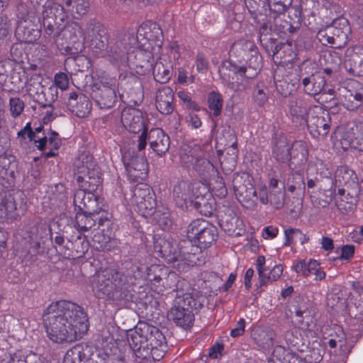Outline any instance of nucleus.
Listing matches in <instances>:
<instances>
[{
	"label": "nucleus",
	"instance_id": "nucleus-27",
	"mask_svg": "<svg viewBox=\"0 0 363 363\" xmlns=\"http://www.w3.org/2000/svg\"><path fill=\"white\" fill-rule=\"evenodd\" d=\"M174 91L169 86H164L157 91L155 104L162 114H169L174 110Z\"/></svg>",
	"mask_w": 363,
	"mask_h": 363
},
{
	"label": "nucleus",
	"instance_id": "nucleus-8",
	"mask_svg": "<svg viewBox=\"0 0 363 363\" xmlns=\"http://www.w3.org/2000/svg\"><path fill=\"white\" fill-rule=\"evenodd\" d=\"M155 249L167 262H177V267H182L183 270L196 264L195 253H191L185 250H178L177 243L172 240L158 239L155 242Z\"/></svg>",
	"mask_w": 363,
	"mask_h": 363
},
{
	"label": "nucleus",
	"instance_id": "nucleus-21",
	"mask_svg": "<svg viewBox=\"0 0 363 363\" xmlns=\"http://www.w3.org/2000/svg\"><path fill=\"white\" fill-rule=\"evenodd\" d=\"M342 145H349L363 152V123H350L342 136Z\"/></svg>",
	"mask_w": 363,
	"mask_h": 363
},
{
	"label": "nucleus",
	"instance_id": "nucleus-37",
	"mask_svg": "<svg viewBox=\"0 0 363 363\" xmlns=\"http://www.w3.org/2000/svg\"><path fill=\"white\" fill-rule=\"evenodd\" d=\"M291 145L285 139H279L273 149V155L275 159L282 163L290 161Z\"/></svg>",
	"mask_w": 363,
	"mask_h": 363
},
{
	"label": "nucleus",
	"instance_id": "nucleus-34",
	"mask_svg": "<svg viewBox=\"0 0 363 363\" xmlns=\"http://www.w3.org/2000/svg\"><path fill=\"white\" fill-rule=\"evenodd\" d=\"M161 35L162 30L157 24H153L152 28L147 25H144L138 30L137 39L138 41H140L144 38L151 45V41L155 40L156 44H157V42H161L160 39Z\"/></svg>",
	"mask_w": 363,
	"mask_h": 363
},
{
	"label": "nucleus",
	"instance_id": "nucleus-58",
	"mask_svg": "<svg viewBox=\"0 0 363 363\" xmlns=\"http://www.w3.org/2000/svg\"><path fill=\"white\" fill-rule=\"evenodd\" d=\"M245 320L240 318L236 323L235 327L231 330L230 335L233 337H237L242 335L245 332Z\"/></svg>",
	"mask_w": 363,
	"mask_h": 363
},
{
	"label": "nucleus",
	"instance_id": "nucleus-20",
	"mask_svg": "<svg viewBox=\"0 0 363 363\" xmlns=\"http://www.w3.org/2000/svg\"><path fill=\"white\" fill-rule=\"evenodd\" d=\"M130 347L140 358H147L149 354L147 333L145 325L142 328H136L128 335Z\"/></svg>",
	"mask_w": 363,
	"mask_h": 363
},
{
	"label": "nucleus",
	"instance_id": "nucleus-35",
	"mask_svg": "<svg viewBox=\"0 0 363 363\" xmlns=\"http://www.w3.org/2000/svg\"><path fill=\"white\" fill-rule=\"evenodd\" d=\"M212 226L204 219H196L193 220L187 228L186 234L189 240L193 243L199 236H201L203 232L208 227Z\"/></svg>",
	"mask_w": 363,
	"mask_h": 363
},
{
	"label": "nucleus",
	"instance_id": "nucleus-41",
	"mask_svg": "<svg viewBox=\"0 0 363 363\" xmlns=\"http://www.w3.org/2000/svg\"><path fill=\"white\" fill-rule=\"evenodd\" d=\"M18 136L25 139L28 137L30 140H33L35 146L39 150H43L47 143L46 138H41L37 139L35 133L31 128L30 123H28L26 126L18 133Z\"/></svg>",
	"mask_w": 363,
	"mask_h": 363
},
{
	"label": "nucleus",
	"instance_id": "nucleus-61",
	"mask_svg": "<svg viewBox=\"0 0 363 363\" xmlns=\"http://www.w3.org/2000/svg\"><path fill=\"white\" fill-rule=\"evenodd\" d=\"M254 95L256 101L259 106L263 105L267 101V94L262 89H257L255 91Z\"/></svg>",
	"mask_w": 363,
	"mask_h": 363
},
{
	"label": "nucleus",
	"instance_id": "nucleus-30",
	"mask_svg": "<svg viewBox=\"0 0 363 363\" xmlns=\"http://www.w3.org/2000/svg\"><path fill=\"white\" fill-rule=\"evenodd\" d=\"M289 113L294 119H296L300 124H303L307 116L308 109L305 100L301 97H292L289 100Z\"/></svg>",
	"mask_w": 363,
	"mask_h": 363
},
{
	"label": "nucleus",
	"instance_id": "nucleus-53",
	"mask_svg": "<svg viewBox=\"0 0 363 363\" xmlns=\"http://www.w3.org/2000/svg\"><path fill=\"white\" fill-rule=\"evenodd\" d=\"M93 241L95 243H98L99 246H96V248L104 250L108 249V245L110 242V237L106 236L101 233H98L94 235Z\"/></svg>",
	"mask_w": 363,
	"mask_h": 363
},
{
	"label": "nucleus",
	"instance_id": "nucleus-48",
	"mask_svg": "<svg viewBox=\"0 0 363 363\" xmlns=\"http://www.w3.org/2000/svg\"><path fill=\"white\" fill-rule=\"evenodd\" d=\"M9 105L11 114L14 118L20 116L24 109V102L18 97L11 98Z\"/></svg>",
	"mask_w": 363,
	"mask_h": 363
},
{
	"label": "nucleus",
	"instance_id": "nucleus-47",
	"mask_svg": "<svg viewBox=\"0 0 363 363\" xmlns=\"http://www.w3.org/2000/svg\"><path fill=\"white\" fill-rule=\"evenodd\" d=\"M88 191L79 189L74 193L73 203L76 211H82L84 209L83 206L86 203Z\"/></svg>",
	"mask_w": 363,
	"mask_h": 363
},
{
	"label": "nucleus",
	"instance_id": "nucleus-36",
	"mask_svg": "<svg viewBox=\"0 0 363 363\" xmlns=\"http://www.w3.org/2000/svg\"><path fill=\"white\" fill-rule=\"evenodd\" d=\"M87 213L77 211L75 216L74 227L81 233L86 232L94 225L97 218Z\"/></svg>",
	"mask_w": 363,
	"mask_h": 363
},
{
	"label": "nucleus",
	"instance_id": "nucleus-60",
	"mask_svg": "<svg viewBox=\"0 0 363 363\" xmlns=\"http://www.w3.org/2000/svg\"><path fill=\"white\" fill-rule=\"evenodd\" d=\"M259 198L262 204H267L269 199V193H268L266 186H262L259 188L258 191Z\"/></svg>",
	"mask_w": 363,
	"mask_h": 363
},
{
	"label": "nucleus",
	"instance_id": "nucleus-54",
	"mask_svg": "<svg viewBox=\"0 0 363 363\" xmlns=\"http://www.w3.org/2000/svg\"><path fill=\"white\" fill-rule=\"evenodd\" d=\"M290 28V22L279 17L274 19V30L278 33L287 34V30Z\"/></svg>",
	"mask_w": 363,
	"mask_h": 363
},
{
	"label": "nucleus",
	"instance_id": "nucleus-4",
	"mask_svg": "<svg viewBox=\"0 0 363 363\" xmlns=\"http://www.w3.org/2000/svg\"><path fill=\"white\" fill-rule=\"evenodd\" d=\"M126 278L115 267L101 268L91 280V289L98 298L118 301L126 298L124 289Z\"/></svg>",
	"mask_w": 363,
	"mask_h": 363
},
{
	"label": "nucleus",
	"instance_id": "nucleus-23",
	"mask_svg": "<svg viewBox=\"0 0 363 363\" xmlns=\"http://www.w3.org/2000/svg\"><path fill=\"white\" fill-rule=\"evenodd\" d=\"M67 106L72 112L79 118L87 116L91 109V104L89 98L74 91L69 94Z\"/></svg>",
	"mask_w": 363,
	"mask_h": 363
},
{
	"label": "nucleus",
	"instance_id": "nucleus-18",
	"mask_svg": "<svg viewBox=\"0 0 363 363\" xmlns=\"http://www.w3.org/2000/svg\"><path fill=\"white\" fill-rule=\"evenodd\" d=\"M138 57H145V60L142 63L137 62V66L146 69H152L155 80L161 84L167 82L171 78L169 66H164L161 62H156L154 64V57L151 52H142L138 53Z\"/></svg>",
	"mask_w": 363,
	"mask_h": 363
},
{
	"label": "nucleus",
	"instance_id": "nucleus-3",
	"mask_svg": "<svg viewBox=\"0 0 363 363\" xmlns=\"http://www.w3.org/2000/svg\"><path fill=\"white\" fill-rule=\"evenodd\" d=\"M77 181L82 183V187L88 190V197L84 209L82 212L89 215L96 216L104 212V204L101 199L94 195L92 191H96L101 184V177L99 167L94 157L86 153L81 154L74 162Z\"/></svg>",
	"mask_w": 363,
	"mask_h": 363
},
{
	"label": "nucleus",
	"instance_id": "nucleus-2",
	"mask_svg": "<svg viewBox=\"0 0 363 363\" xmlns=\"http://www.w3.org/2000/svg\"><path fill=\"white\" fill-rule=\"evenodd\" d=\"M230 55L238 58L240 62H245L247 66H238L231 60L224 62L219 68V74L223 82L228 88L237 90L239 84L233 81V76L246 77L245 73L248 68L255 71L259 69L262 64V57L259 55L255 45L249 40H239L233 43L230 49Z\"/></svg>",
	"mask_w": 363,
	"mask_h": 363
},
{
	"label": "nucleus",
	"instance_id": "nucleus-56",
	"mask_svg": "<svg viewBox=\"0 0 363 363\" xmlns=\"http://www.w3.org/2000/svg\"><path fill=\"white\" fill-rule=\"evenodd\" d=\"M265 257L263 255H259L257 257V262H256V269L258 272L259 275V280L261 281H264L265 277H264V272H266L268 269L264 267L265 264Z\"/></svg>",
	"mask_w": 363,
	"mask_h": 363
},
{
	"label": "nucleus",
	"instance_id": "nucleus-26",
	"mask_svg": "<svg viewBox=\"0 0 363 363\" xmlns=\"http://www.w3.org/2000/svg\"><path fill=\"white\" fill-rule=\"evenodd\" d=\"M121 122L129 132L137 133L145 130L141 113L137 109H124L121 113Z\"/></svg>",
	"mask_w": 363,
	"mask_h": 363
},
{
	"label": "nucleus",
	"instance_id": "nucleus-6",
	"mask_svg": "<svg viewBox=\"0 0 363 363\" xmlns=\"http://www.w3.org/2000/svg\"><path fill=\"white\" fill-rule=\"evenodd\" d=\"M65 31L73 33L72 38L80 37L89 43V47L95 55L103 56L104 54L108 36L105 28L99 23L90 21L84 29L79 23H72Z\"/></svg>",
	"mask_w": 363,
	"mask_h": 363
},
{
	"label": "nucleus",
	"instance_id": "nucleus-24",
	"mask_svg": "<svg viewBox=\"0 0 363 363\" xmlns=\"http://www.w3.org/2000/svg\"><path fill=\"white\" fill-rule=\"evenodd\" d=\"M235 194L242 205L247 208H254L257 205V192L250 181L233 186Z\"/></svg>",
	"mask_w": 363,
	"mask_h": 363
},
{
	"label": "nucleus",
	"instance_id": "nucleus-44",
	"mask_svg": "<svg viewBox=\"0 0 363 363\" xmlns=\"http://www.w3.org/2000/svg\"><path fill=\"white\" fill-rule=\"evenodd\" d=\"M284 195H285L284 186H283V188L279 189L276 191L271 190L269 191V202H270L271 204H272L276 208L279 209L284 205Z\"/></svg>",
	"mask_w": 363,
	"mask_h": 363
},
{
	"label": "nucleus",
	"instance_id": "nucleus-14",
	"mask_svg": "<svg viewBox=\"0 0 363 363\" xmlns=\"http://www.w3.org/2000/svg\"><path fill=\"white\" fill-rule=\"evenodd\" d=\"M303 123H306L310 134L314 138L325 137L330 130V116L328 111L318 106H311Z\"/></svg>",
	"mask_w": 363,
	"mask_h": 363
},
{
	"label": "nucleus",
	"instance_id": "nucleus-42",
	"mask_svg": "<svg viewBox=\"0 0 363 363\" xmlns=\"http://www.w3.org/2000/svg\"><path fill=\"white\" fill-rule=\"evenodd\" d=\"M318 263L314 259H310L308 262L300 260L293 266V268L296 273L307 277L313 273L315 267H318Z\"/></svg>",
	"mask_w": 363,
	"mask_h": 363
},
{
	"label": "nucleus",
	"instance_id": "nucleus-45",
	"mask_svg": "<svg viewBox=\"0 0 363 363\" xmlns=\"http://www.w3.org/2000/svg\"><path fill=\"white\" fill-rule=\"evenodd\" d=\"M347 104V108L354 110L358 108L362 103L363 94L361 92H351L345 96Z\"/></svg>",
	"mask_w": 363,
	"mask_h": 363
},
{
	"label": "nucleus",
	"instance_id": "nucleus-29",
	"mask_svg": "<svg viewBox=\"0 0 363 363\" xmlns=\"http://www.w3.org/2000/svg\"><path fill=\"white\" fill-rule=\"evenodd\" d=\"M335 184L355 188L358 184V178L353 170L346 166L339 167L335 175Z\"/></svg>",
	"mask_w": 363,
	"mask_h": 363
},
{
	"label": "nucleus",
	"instance_id": "nucleus-33",
	"mask_svg": "<svg viewBox=\"0 0 363 363\" xmlns=\"http://www.w3.org/2000/svg\"><path fill=\"white\" fill-rule=\"evenodd\" d=\"M43 16L44 21L52 18L63 21L66 17L64 7L52 0L48 1L43 4Z\"/></svg>",
	"mask_w": 363,
	"mask_h": 363
},
{
	"label": "nucleus",
	"instance_id": "nucleus-39",
	"mask_svg": "<svg viewBox=\"0 0 363 363\" xmlns=\"http://www.w3.org/2000/svg\"><path fill=\"white\" fill-rule=\"evenodd\" d=\"M65 6L70 10L74 18L85 15L89 9L88 0H65Z\"/></svg>",
	"mask_w": 363,
	"mask_h": 363
},
{
	"label": "nucleus",
	"instance_id": "nucleus-15",
	"mask_svg": "<svg viewBox=\"0 0 363 363\" xmlns=\"http://www.w3.org/2000/svg\"><path fill=\"white\" fill-rule=\"evenodd\" d=\"M147 140L150 147L160 156L165 154L169 148V138L160 128H152L148 134L146 130L142 132L137 140V148L139 151L145 148Z\"/></svg>",
	"mask_w": 363,
	"mask_h": 363
},
{
	"label": "nucleus",
	"instance_id": "nucleus-9",
	"mask_svg": "<svg viewBox=\"0 0 363 363\" xmlns=\"http://www.w3.org/2000/svg\"><path fill=\"white\" fill-rule=\"evenodd\" d=\"M127 205L143 217L152 216L155 211L156 202L151 189L145 184H139L124 195Z\"/></svg>",
	"mask_w": 363,
	"mask_h": 363
},
{
	"label": "nucleus",
	"instance_id": "nucleus-40",
	"mask_svg": "<svg viewBox=\"0 0 363 363\" xmlns=\"http://www.w3.org/2000/svg\"><path fill=\"white\" fill-rule=\"evenodd\" d=\"M216 229L212 225L208 227V229L204 230L202 235L193 243L200 250L206 249L216 240Z\"/></svg>",
	"mask_w": 363,
	"mask_h": 363
},
{
	"label": "nucleus",
	"instance_id": "nucleus-57",
	"mask_svg": "<svg viewBox=\"0 0 363 363\" xmlns=\"http://www.w3.org/2000/svg\"><path fill=\"white\" fill-rule=\"evenodd\" d=\"M186 122L189 127L194 129L200 128L202 125V122L199 116L194 113H191L186 116Z\"/></svg>",
	"mask_w": 363,
	"mask_h": 363
},
{
	"label": "nucleus",
	"instance_id": "nucleus-62",
	"mask_svg": "<svg viewBox=\"0 0 363 363\" xmlns=\"http://www.w3.org/2000/svg\"><path fill=\"white\" fill-rule=\"evenodd\" d=\"M263 232L264 233V238L273 239L275 237H277L279 230L276 227L267 226L263 229Z\"/></svg>",
	"mask_w": 363,
	"mask_h": 363
},
{
	"label": "nucleus",
	"instance_id": "nucleus-38",
	"mask_svg": "<svg viewBox=\"0 0 363 363\" xmlns=\"http://www.w3.org/2000/svg\"><path fill=\"white\" fill-rule=\"evenodd\" d=\"M194 169L203 179H208L216 172L213 164L205 158H197Z\"/></svg>",
	"mask_w": 363,
	"mask_h": 363
},
{
	"label": "nucleus",
	"instance_id": "nucleus-50",
	"mask_svg": "<svg viewBox=\"0 0 363 363\" xmlns=\"http://www.w3.org/2000/svg\"><path fill=\"white\" fill-rule=\"evenodd\" d=\"M54 82L56 87L61 90H66L69 87V77L65 72H57L55 74Z\"/></svg>",
	"mask_w": 363,
	"mask_h": 363
},
{
	"label": "nucleus",
	"instance_id": "nucleus-13",
	"mask_svg": "<svg viewBox=\"0 0 363 363\" xmlns=\"http://www.w3.org/2000/svg\"><path fill=\"white\" fill-rule=\"evenodd\" d=\"M43 78L40 74L32 75L24 83L25 91L33 101L44 106L55 101L57 96L52 92H57L56 88L50 86L47 89L43 84Z\"/></svg>",
	"mask_w": 363,
	"mask_h": 363
},
{
	"label": "nucleus",
	"instance_id": "nucleus-25",
	"mask_svg": "<svg viewBox=\"0 0 363 363\" xmlns=\"http://www.w3.org/2000/svg\"><path fill=\"white\" fill-rule=\"evenodd\" d=\"M345 67L348 72L356 76L363 75V47L354 46L347 50Z\"/></svg>",
	"mask_w": 363,
	"mask_h": 363
},
{
	"label": "nucleus",
	"instance_id": "nucleus-59",
	"mask_svg": "<svg viewBox=\"0 0 363 363\" xmlns=\"http://www.w3.org/2000/svg\"><path fill=\"white\" fill-rule=\"evenodd\" d=\"M354 246L352 245H343L341 249L340 259H350L354 256Z\"/></svg>",
	"mask_w": 363,
	"mask_h": 363
},
{
	"label": "nucleus",
	"instance_id": "nucleus-31",
	"mask_svg": "<svg viewBox=\"0 0 363 363\" xmlns=\"http://www.w3.org/2000/svg\"><path fill=\"white\" fill-rule=\"evenodd\" d=\"M167 274V269L158 265L151 266L147 272V279L151 283V287L158 294L163 293L164 286L163 277Z\"/></svg>",
	"mask_w": 363,
	"mask_h": 363
},
{
	"label": "nucleus",
	"instance_id": "nucleus-12",
	"mask_svg": "<svg viewBox=\"0 0 363 363\" xmlns=\"http://www.w3.org/2000/svg\"><path fill=\"white\" fill-rule=\"evenodd\" d=\"M26 211L27 198L21 191L6 195L1 201V216L9 221L19 220Z\"/></svg>",
	"mask_w": 363,
	"mask_h": 363
},
{
	"label": "nucleus",
	"instance_id": "nucleus-32",
	"mask_svg": "<svg viewBox=\"0 0 363 363\" xmlns=\"http://www.w3.org/2000/svg\"><path fill=\"white\" fill-rule=\"evenodd\" d=\"M308 160V148L305 142L296 141L291 145L290 161L292 164L300 165L306 163Z\"/></svg>",
	"mask_w": 363,
	"mask_h": 363
},
{
	"label": "nucleus",
	"instance_id": "nucleus-7",
	"mask_svg": "<svg viewBox=\"0 0 363 363\" xmlns=\"http://www.w3.org/2000/svg\"><path fill=\"white\" fill-rule=\"evenodd\" d=\"M196 298L197 295L192 293H185L177 296L174 305L169 313V316L177 325L188 328L192 325L194 320L193 311L201 306Z\"/></svg>",
	"mask_w": 363,
	"mask_h": 363
},
{
	"label": "nucleus",
	"instance_id": "nucleus-16",
	"mask_svg": "<svg viewBox=\"0 0 363 363\" xmlns=\"http://www.w3.org/2000/svg\"><path fill=\"white\" fill-rule=\"evenodd\" d=\"M130 37L124 36L123 38L116 39L115 42L111 43L108 50L103 54L110 63L117 67H126L129 65L131 61Z\"/></svg>",
	"mask_w": 363,
	"mask_h": 363
},
{
	"label": "nucleus",
	"instance_id": "nucleus-19",
	"mask_svg": "<svg viewBox=\"0 0 363 363\" xmlns=\"http://www.w3.org/2000/svg\"><path fill=\"white\" fill-rule=\"evenodd\" d=\"M147 333L149 354L155 361L161 359L167 351V345L164 335L155 327L145 325Z\"/></svg>",
	"mask_w": 363,
	"mask_h": 363
},
{
	"label": "nucleus",
	"instance_id": "nucleus-49",
	"mask_svg": "<svg viewBox=\"0 0 363 363\" xmlns=\"http://www.w3.org/2000/svg\"><path fill=\"white\" fill-rule=\"evenodd\" d=\"M300 230L298 228H289L284 230L285 240L284 242V246H290L295 242H298V235Z\"/></svg>",
	"mask_w": 363,
	"mask_h": 363
},
{
	"label": "nucleus",
	"instance_id": "nucleus-55",
	"mask_svg": "<svg viewBox=\"0 0 363 363\" xmlns=\"http://www.w3.org/2000/svg\"><path fill=\"white\" fill-rule=\"evenodd\" d=\"M11 165V158L5 155H0V177L4 178Z\"/></svg>",
	"mask_w": 363,
	"mask_h": 363
},
{
	"label": "nucleus",
	"instance_id": "nucleus-46",
	"mask_svg": "<svg viewBox=\"0 0 363 363\" xmlns=\"http://www.w3.org/2000/svg\"><path fill=\"white\" fill-rule=\"evenodd\" d=\"M283 267L280 264H275L273 268L270 270L269 274L264 272V277H265L264 281L259 280L260 286L266 284L268 281H277L282 274Z\"/></svg>",
	"mask_w": 363,
	"mask_h": 363
},
{
	"label": "nucleus",
	"instance_id": "nucleus-17",
	"mask_svg": "<svg viewBox=\"0 0 363 363\" xmlns=\"http://www.w3.org/2000/svg\"><path fill=\"white\" fill-rule=\"evenodd\" d=\"M302 85L305 93L311 96L320 95L322 99L325 94L333 96L334 90L328 88L326 80L321 72H311V74L302 79Z\"/></svg>",
	"mask_w": 363,
	"mask_h": 363
},
{
	"label": "nucleus",
	"instance_id": "nucleus-28",
	"mask_svg": "<svg viewBox=\"0 0 363 363\" xmlns=\"http://www.w3.org/2000/svg\"><path fill=\"white\" fill-rule=\"evenodd\" d=\"M147 162L144 157L133 158L127 165V171L133 180L144 179L147 174Z\"/></svg>",
	"mask_w": 363,
	"mask_h": 363
},
{
	"label": "nucleus",
	"instance_id": "nucleus-63",
	"mask_svg": "<svg viewBox=\"0 0 363 363\" xmlns=\"http://www.w3.org/2000/svg\"><path fill=\"white\" fill-rule=\"evenodd\" d=\"M223 350V345L220 343H216L212 347L210 348L208 355L210 357L213 359H216L218 357V354Z\"/></svg>",
	"mask_w": 363,
	"mask_h": 363
},
{
	"label": "nucleus",
	"instance_id": "nucleus-43",
	"mask_svg": "<svg viewBox=\"0 0 363 363\" xmlns=\"http://www.w3.org/2000/svg\"><path fill=\"white\" fill-rule=\"evenodd\" d=\"M208 108L213 111L214 116H218L223 108V97L218 92L213 91L210 93L208 98Z\"/></svg>",
	"mask_w": 363,
	"mask_h": 363
},
{
	"label": "nucleus",
	"instance_id": "nucleus-1",
	"mask_svg": "<svg viewBox=\"0 0 363 363\" xmlns=\"http://www.w3.org/2000/svg\"><path fill=\"white\" fill-rule=\"evenodd\" d=\"M43 323L48 338L56 343L76 341L89 328L88 318L83 308L65 300L48 306L43 315Z\"/></svg>",
	"mask_w": 363,
	"mask_h": 363
},
{
	"label": "nucleus",
	"instance_id": "nucleus-5",
	"mask_svg": "<svg viewBox=\"0 0 363 363\" xmlns=\"http://www.w3.org/2000/svg\"><path fill=\"white\" fill-rule=\"evenodd\" d=\"M105 345L103 349L94 348L91 346L77 344L68 350L64 357L63 363H99L101 359L106 363L109 354L116 342L113 335H103Z\"/></svg>",
	"mask_w": 363,
	"mask_h": 363
},
{
	"label": "nucleus",
	"instance_id": "nucleus-10",
	"mask_svg": "<svg viewBox=\"0 0 363 363\" xmlns=\"http://www.w3.org/2000/svg\"><path fill=\"white\" fill-rule=\"evenodd\" d=\"M91 97L100 108H112L117 101L116 79L108 76L101 77L92 87Z\"/></svg>",
	"mask_w": 363,
	"mask_h": 363
},
{
	"label": "nucleus",
	"instance_id": "nucleus-64",
	"mask_svg": "<svg viewBox=\"0 0 363 363\" xmlns=\"http://www.w3.org/2000/svg\"><path fill=\"white\" fill-rule=\"evenodd\" d=\"M196 64L199 72H203L207 69L208 62L202 55H199L196 57Z\"/></svg>",
	"mask_w": 363,
	"mask_h": 363
},
{
	"label": "nucleus",
	"instance_id": "nucleus-11",
	"mask_svg": "<svg viewBox=\"0 0 363 363\" xmlns=\"http://www.w3.org/2000/svg\"><path fill=\"white\" fill-rule=\"evenodd\" d=\"M350 28L347 20L339 18L333 21L332 24L317 33L318 40L323 44L341 46L347 43Z\"/></svg>",
	"mask_w": 363,
	"mask_h": 363
},
{
	"label": "nucleus",
	"instance_id": "nucleus-51",
	"mask_svg": "<svg viewBox=\"0 0 363 363\" xmlns=\"http://www.w3.org/2000/svg\"><path fill=\"white\" fill-rule=\"evenodd\" d=\"M46 138L47 143L45 145V147H49L51 150H58L61 145V140L58 135L55 131H51L48 136H45Z\"/></svg>",
	"mask_w": 363,
	"mask_h": 363
},
{
	"label": "nucleus",
	"instance_id": "nucleus-52",
	"mask_svg": "<svg viewBox=\"0 0 363 363\" xmlns=\"http://www.w3.org/2000/svg\"><path fill=\"white\" fill-rule=\"evenodd\" d=\"M177 96L186 104L187 108L195 111H199L200 109L199 105L195 101H192L189 94L184 91H178Z\"/></svg>",
	"mask_w": 363,
	"mask_h": 363
},
{
	"label": "nucleus",
	"instance_id": "nucleus-22",
	"mask_svg": "<svg viewBox=\"0 0 363 363\" xmlns=\"http://www.w3.org/2000/svg\"><path fill=\"white\" fill-rule=\"evenodd\" d=\"M199 184L182 180L177 182L173 186L172 195L177 205L182 206L187 201L197 197L196 188Z\"/></svg>",
	"mask_w": 363,
	"mask_h": 363
}]
</instances>
